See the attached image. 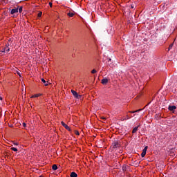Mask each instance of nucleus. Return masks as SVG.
Segmentation results:
<instances>
[{
  "mask_svg": "<svg viewBox=\"0 0 177 177\" xmlns=\"http://www.w3.org/2000/svg\"><path fill=\"white\" fill-rule=\"evenodd\" d=\"M112 149H120L121 147V142L119 140H114L111 146Z\"/></svg>",
  "mask_w": 177,
  "mask_h": 177,
  "instance_id": "1",
  "label": "nucleus"
},
{
  "mask_svg": "<svg viewBox=\"0 0 177 177\" xmlns=\"http://www.w3.org/2000/svg\"><path fill=\"white\" fill-rule=\"evenodd\" d=\"M71 93L72 95H73L74 97H75V99H81V97H82V95H79L78 93H77V91H74V90H71Z\"/></svg>",
  "mask_w": 177,
  "mask_h": 177,
  "instance_id": "2",
  "label": "nucleus"
},
{
  "mask_svg": "<svg viewBox=\"0 0 177 177\" xmlns=\"http://www.w3.org/2000/svg\"><path fill=\"white\" fill-rule=\"evenodd\" d=\"M10 45H12L10 44V43H7L6 44V47L3 49L2 52H6L7 53L10 52V48H9V46H10Z\"/></svg>",
  "mask_w": 177,
  "mask_h": 177,
  "instance_id": "3",
  "label": "nucleus"
},
{
  "mask_svg": "<svg viewBox=\"0 0 177 177\" xmlns=\"http://www.w3.org/2000/svg\"><path fill=\"white\" fill-rule=\"evenodd\" d=\"M62 127H64V128L66 129L67 131H71V129L70 128V127H68L66 123H64V122H62Z\"/></svg>",
  "mask_w": 177,
  "mask_h": 177,
  "instance_id": "4",
  "label": "nucleus"
},
{
  "mask_svg": "<svg viewBox=\"0 0 177 177\" xmlns=\"http://www.w3.org/2000/svg\"><path fill=\"white\" fill-rule=\"evenodd\" d=\"M168 110H169V111H175V110H176V106H175V105H173V106L169 105V107H168Z\"/></svg>",
  "mask_w": 177,
  "mask_h": 177,
  "instance_id": "5",
  "label": "nucleus"
},
{
  "mask_svg": "<svg viewBox=\"0 0 177 177\" xmlns=\"http://www.w3.org/2000/svg\"><path fill=\"white\" fill-rule=\"evenodd\" d=\"M107 82H109V79L104 77V79H102L101 80V83L102 84V85H106V84H107Z\"/></svg>",
  "mask_w": 177,
  "mask_h": 177,
  "instance_id": "6",
  "label": "nucleus"
},
{
  "mask_svg": "<svg viewBox=\"0 0 177 177\" xmlns=\"http://www.w3.org/2000/svg\"><path fill=\"white\" fill-rule=\"evenodd\" d=\"M19 12V8H13L11 10V15H15V13H17Z\"/></svg>",
  "mask_w": 177,
  "mask_h": 177,
  "instance_id": "7",
  "label": "nucleus"
},
{
  "mask_svg": "<svg viewBox=\"0 0 177 177\" xmlns=\"http://www.w3.org/2000/svg\"><path fill=\"white\" fill-rule=\"evenodd\" d=\"M74 15H75V12H71V11H69L68 13H67V16H68L69 17H73Z\"/></svg>",
  "mask_w": 177,
  "mask_h": 177,
  "instance_id": "8",
  "label": "nucleus"
},
{
  "mask_svg": "<svg viewBox=\"0 0 177 177\" xmlns=\"http://www.w3.org/2000/svg\"><path fill=\"white\" fill-rule=\"evenodd\" d=\"M78 175L75 172L71 173V177H77Z\"/></svg>",
  "mask_w": 177,
  "mask_h": 177,
  "instance_id": "9",
  "label": "nucleus"
},
{
  "mask_svg": "<svg viewBox=\"0 0 177 177\" xmlns=\"http://www.w3.org/2000/svg\"><path fill=\"white\" fill-rule=\"evenodd\" d=\"M138 128H139V127H136L133 128V129L132 131V133H136V132H138Z\"/></svg>",
  "mask_w": 177,
  "mask_h": 177,
  "instance_id": "10",
  "label": "nucleus"
},
{
  "mask_svg": "<svg viewBox=\"0 0 177 177\" xmlns=\"http://www.w3.org/2000/svg\"><path fill=\"white\" fill-rule=\"evenodd\" d=\"M139 111H142V109H138V110H136V111H129V113H131L132 114H133L134 113H139Z\"/></svg>",
  "mask_w": 177,
  "mask_h": 177,
  "instance_id": "11",
  "label": "nucleus"
},
{
  "mask_svg": "<svg viewBox=\"0 0 177 177\" xmlns=\"http://www.w3.org/2000/svg\"><path fill=\"white\" fill-rule=\"evenodd\" d=\"M52 169H53V171H56L57 169V165H53L52 167Z\"/></svg>",
  "mask_w": 177,
  "mask_h": 177,
  "instance_id": "12",
  "label": "nucleus"
},
{
  "mask_svg": "<svg viewBox=\"0 0 177 177\" xmlns=\"http://www.w3.org/2000/svg\"><path fill=\"white\" fill-rule=\"evenodd\" d=\"M39 96H41V94H35V95H32V98H34V97H39Z\"/></svg>",
  "mask_w": 177,
  "mask_h": 177,
  "instance_id": "13",
  "label": "nucleus"
},
{
  "mask_svg": "<svg viewBox=\"0 0 177 177\" xmlns=\"http://www.w3.org/2000/svg\"><path fill=\"white\" fill-rule=\"evenodd\" d=\"M108 66H110L111 64V58H108Z\"/></svg>",
  "mask_w": 177,
  "mask_h": 177,
  "instance_id": "14",
  "label": "nucleus"
},
{
  "mask_svg": "<svg viewBox=\"0 0 177 177\" xmlns=\"http://www.w3.org/2000/svg\"><path fill=\"white\" fill-rule=\"evenodd\" d=\"M145 156H146V152L145 151H142L141 153V157H145Z\"/></svg>",
  "mask_w": 177,
  "mask_h": 177,
  "instance_id": "15",
  "label": "nucleus"
},
{
  "mask_svg": "<svg viewBox=\"0 0 177 177\" xmlns=\"http://www.w3.org/2000/svg\"><path fill=\"white\" fill-rule=\"evenodd\" d=\"M97 71L95 69L91 71V74H96Z\"/></svg>",
  "mask_w": 177,
  "mask_h": 177,
  "instance_id": "16",
  "label": "nucleus"
},
{
  "mask_svg": "<svg viewBox=\"0 0 177 177\" xmlns=\"http://www.w3.org/2000/svg\"><path fill=\"white\" fill-rule=\"evenodd\" d=\"M130 118H132V116H129V115H127L126 116V118H125L124 120H130Z\"/></svg>",
  "mask_w": 177,
  "mask_h": 177,
  "instance_id": "17",
  "label": "nucleus"
},
{
  "mask_svg": "<svg viewBox=\"0 0 177 177\" xmlns=\"http://www.w3.org/2000/svg\"><path fill=\"white\" fill-rule=\"evenodd\" d=\"M172 46H174V43L169 45V50H171V49H172Z\"/></svg>",
  "mask_w": 177,
  "mask_h": 177,
  "instance_id": "18",
  "label": "nucleus"
},
{
  "mask_svg": "<svg viewBox=\"0 0 177 177\" xmlns=\"http://www.w3.org/2000/svg\"><path fill=\"white\" fill-rule=\"evenodd\" d=\"M147 149H149V147L146 146V147L144 148V149L142 150V151H145V153H146V151H147Z\"/></svg>",
  "mask_w": 177,
  "mask_h": 177,
  "instance_id": "19",
  "label": "nucleus"
},
{
  "mask_svg": "<svg viewBox=\"0 0 177 177\" xmlns=\"http://www.w3.org/2000/svg\"><path fill=\"white\" fill-rule=\"evenodd\" d=\"M19 13H21V12H23V7H20L19 8Z\"/></svg>",
  "mask_w": 177,
  "mask_h": 177,
  "instance_id": "20",
  "label": "nucleus"
},
{
  "mask_svg": "<svg viewBox=\"0 0 177 177\" xmlns=\"http://www.w3.org/2000/svg\"><path fill=\"white\" fill-rule=\"evenodd\" d=\"M7 44H10V45H12V39H9Z\"/></svg>",
  "mask_w": 177,
  "mask_h": 177,
  "instance_id": "21",
  "label": "nucleus"
},
{
  "mask_svg": "<svg viewBox=\"0 0 177 177\" xmlns=\"http://www.w3.org/2000/svg\"><path fill=\"white\" fill-rule=\"evenodd\" d=\"M11 150H12L13 151H17V148L12 147Z\"/></svg>",
  "mask_w": 177,
  "mask_h": 177,
  "instance_id": "22",
  "label": "nucleus"
},
{
  "mask_svg": "<svg viewBox=\"0 0 177 177\" xmlns=\"http://www.w3.org/2000/svg\"><path fill=\"white\" fill-rule=\"evenodd\" d=\"M122 171H127V165L122 167Z\"/></svg>",
  "mask_w": 177,
  "mask_h": 177,
  "instance_id": "23",
  "label": "nucleus"
},
{
  "mask_svg": "<svg viewBox=\"0 0 177 177\" xmlns=\"http://www.w3.org/2000/svg\"><path fill=\"white\" fill-rule=\"evenodd\" d=\"M41 82H43L44 84H46V81L44 78L41 79Z\"/></svg>",
  "mask_w": 177,
  "mask_h": 177,
  "instance_id": "24",
  "label": "nucleus"
},
{
  "mask_svg": "<svg viewBox=\"0 0 177 177\" xmlns=\"http://www.w3.org/2000/svg\"><path fill=\"white\" fill-rule=\"evenodd\" d=\"M41 16H42V12H40L38 13V17H41Z\"/></svg>",
  "mask_w": 177,
  "mask_h": 177,
  "instance_id": "25",
  "label": "nucleus"
},
{
  "mask_svg": "<svg viewBox=\"0 0 177 177\" xmlns=\"http://www.w3.org/2000/svg\"><path fill=\"white\" fill-rule=\"evenodd\" d=\"M75 135H80V132H78V131H75Z\"/></svg>",
  "mask_w": 177,
  "mask_h": 177,
  "instance_id": "26",
  "label": "nucleus"
},
{
  "mask_svg": "<svg viewBox=\"0 0 177 177\" xmlns=\"http://www.w3.org/2000/svg\"><path fill=\"white\" fill-rule=\"evenodd\" d=\"M23 126L24 127V128H26V127H27V124L25 122H24Z\"/></svg>",
  "mask_w": 177,
  "mask_h": 177,
  "instance_id": "27",
  "label": "nucleus"
},
{
  "mask_svg": "<svg viewBox=\"0 0 177 177\" xmlns=\"http://www.w3.org/2000/svg\"><path fill=\"white\" fill-rule=\"evenodd\" d=\"M13 145H15V146H19V144L17 142H14Z\"/></svg>",
  "mask_w": 177,
  "mask_h": 177,
  "instance_id": "28",
  "label": "nucleus"
},
{
  "mask_svg": "<svg viewBox=\"0 0 177 177\" xmlns=\"http://www.w3.org/2000/svg\"><path fill=\"white\" fill-rule=\"evenodd\" d=\"M134 6L133 5L131 6V9H133Z\"/></svg>",
  "mask_w": 177,
  "mask_h": 177,
  "instance_id": "29",
  "label": "nucleus"
},
{
  "mask_svg": "<svg viewBox=\"0 0 177 177\" xmlns=\"http://www.w3.org/2000/svg\"><path fill=\"white\" fill-rule=\"evenodd\" d=\"M49 5H50V8H52V3L50 2Z\"/></svg>",
  "mask_w": 177,
  "mask_h": 177,
  "instance_id": "30",
  "label": "nucleus"
},
{
  "mask_svg": "<svg viewBox=\"0 0 177 177\" xmlns=\"http://www.w3.org/2000/svg\"><path fill=\"white\" fill-rule=\"evenodd\" d=\"M48 84L47 83H45V84H44L45 86H48Z\"/></svg>",
  "mask_w": 177,
  "mask_h": 177,
  "instance_id": "31",
  "label": "nucleus"
},
{
  "mask_svg": "<svg viewBox=\"0 0 177 177\" xmlns=\"http://www.w3.org/2000/svg\"><path fill=\"white\" fill-rule=\"evenodd\" d=\"M18 75H19V77H21V75H20V73H18Z\"/></svg>",
  "mask_w": 177,
  "mask_h": 177,
  "instance_id": "32",
  "label": "nucleus"
},
{
  "mask_svg": "<svg viewBox=\"0 0 177 177\" xmlns=\"http://www.w3.org/2000/svg\"><path fill=\"white\" fill-rule=\"evenodd\" d=\"M0 100H2V97H0Z\"/></svg>",
  "mask_w": 177,
  "mask_h": 177,
  "instance_id": "33",
  "label": "nucleus"
},
{
  "mask_svg": "<svg viewBox=\"0 0 177 177\" xmlns=\"http://www.w3.org/2000/svg\"><path fill=\"white\" fill-rule=\"evenodd\" d=\"M103 120H106V118H103Z\"/></svg>",
  "mask_w": 177,
  "mask_h": 177,
  "instance_id": "34",
  "label": "nucleus"
},
{
  "mask_svg": "<svg viewBox=\"0 0 177 177\" xmlns=\"http://www.w3.org/2000/svg\"><path fill=\"white\" fill-rule=\"evenodd\" d=\"M39 177H44V176H39Z\"/></svg>",
  "mask_w": 177,
  "mask_h": 177,
  "instance_id": "35",
  "label": "nucleus"
}]
</instances>
